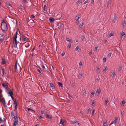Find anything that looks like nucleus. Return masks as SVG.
Wrapping results in <instances>:
<instances>
[{"label": "nucleus", "instance_id": "obj_1", "mask_svg": "<svg viewBox=\"0 0 126 126\" xmlns=\"http://www.w3.org/2000/svg\"><path fill=\"white\" fill-rule=\"evenodd\" d=\"M1 30L3 32H5V30H7L8 27L7 24L4 19H3L1 24Z\"/></svg>", "mask_w": 126, "mask_h": 126}, {"label": "nucleus", "instance_id": "obj_2", "mask_svg": "<svg viewBox=\"0 0 126 126\" xmlns=\"http://www.w3.org/2000/svg\"><path fill=\"white\" fill-rule=\"evenodd\" d=\"M11 114L12 117H13V118H14L15 119V121H18L17 120V119L18 117H17V115H16V116H15L14 115V113L13 112H12ZM18 117L19 118V119H20V117Z\"/></svg>", "mask_w": 126, "mask_h": 126}, {"label": "nucleus", "instance_id": "obj_3", "mask_svg": "<svg viewBox=\"0 0 126 126\" xmlns=\"http://www.w3.org/2000/svg\"><path fill=\"white\" fill-rule=\"evenodd\" d=\"M9 84L7 82H5L3 83L2 84V86L5 88L6 89H7L8 88V86Z\"/></svg>", "mask_w": 126, "mask_h": 126}, {"label": "nucleus", "instance_id": "obj_4", "mask_svg": "<svg viewBox=\"0 0 126 126\" xmlns=\"http://www.w3.org/2000/svg\"><path fill=\"white\" fill-rule=\"evenodd\" d=\"M22 37L23 38V41H27L29 40V39L27 37L24 35L23 34L22 35Z\"/></svg>", "mask_w": 126, "mask_h": 126}, {"label": "nucleus", "instance_id": "obj_5", "mask_svg": "<svg viewBox=\"0 0 126 126\" xmlns=\"http://www.w3.org/2000/svg\"><path fill=\"white\" fill-rule=\"evenodd\" d=\"M50 86L51 87V88H50V90L52 91L53 90H54L55 89V87L54 85L52 83H50Z\"/></svg>", "mask_w": 126, "mask_h": 126}, {"label": "nucleus", "instance_id": "obj_6", "mask_svg": "<svg viewBox=\"0 0 126 126\" xmlns=\"http://www.w3.org/2000/svg\"><path fill=\"white\" fill-rule=\"evenodd\" d=\"M59 25H60L59 26L60 28L59 29H61L62 30V29L63 30V29L64 28V24L63 23H59Z\"/></svg>", "mask_w": 126, "mask_h": 126}, {"label": "nucleus", "instance_id": "obj_7", "mask_svg": "<svg viewBox=\"0 0 126 126\" xmlns=\"http://www.w3.org/2000/svg\"><path fill=\"white\" fill-rule=\"evenodd\" d=\"M13 44L14 45V47H17V40H13Z\"/></svg>", "mask_w": 126, "mask_h": 126}, {"label": "nucleus", "instance_id": "obj_8", "mask_svg": "<svg viewBox=\"0 0 126 126\" xmlns=\"http://www.w3.org/2000/svg\"><path fill=\"white\" fill-rule=\"evenodd\" d=\"M117 16H116V14H114V17L113 19V22L114 23L115 21H116L117 19Z\"/></svg>", "mask_w": 126, "mask_h": 126}, {"label": "nucleus", "instance_id": "obj_9", "mask_svg": "<svg viewBox=\"0 0 126 126\" xmlns=\"http://www.w3.org/2000/svg\"><path fill=\"white\" fill-rule=\"evenodd\" d=\"M79 16V17L78 18V19L76 20V23L77 24H78L79 22V20L78 19H79L81 16L80 15H79V16L77 15V16H76V17H78Z\"/></svg>", "mask_w": 126, "mask_h": 126}, {"label": "nucleus", "instance_id": "obj_10", "mask_svg": "<svg viewBox=\"0 0 126 126\" xmlns=\"http://www.w3.org/2000/svg\"><path fill=\"white\" fill-rule=\"evenodd\" d=\"M66 40L67 41L69 42L70 43H72L73 41L70 39L68 38L67 37H66Z\"/></svg>", "mask_w": 126, "mask_h": 126}, {"label": "nucleus", "instance_id": "obj_11", "mask_svg": "<svg viewBox=\"0 0 126 126\" xmlns=\"http://www.w3.org/2000/svg\"><path fill=\"white\" fill-rule=\"evenodd\" d=\"M8 94H9L10 96H12L13 94V91L12 90L9 91L8 93Z\"/></svg>", "mask_w": 126, "mask_h": 126}, {"label": "nucleus", "instance_id": "obj_12", "mask_svg": "<svg viewBox=\"0 0 126 126\" xmlns=\"http://www.w3.org/2000/svg\"><path fill=\"white\" fill-rule=\"evenodd\" d=\"M101 90L100 89H98L96 91V93H98V95H99L101 93Z\"/></svg>", "mask_w": 126, "mask_h": 126}, {"label": "nucleus", "instance_id": "obj_13", "mask_svg": "<svg viewBox=\"0 0 126 126\" xmlns=\"http://www.w3.org/2000/svg\"><path fill=\"white\" fill-rule=\"evenodd\" d=\"M45 116H46L47 118L49 119H51L52 118V117L50 115H48L47 113L45 114Z\"/></svg>", "mask_w": 126, "mask_h": 126}, {"label": "nucleus", "instance_id": "obj_14", "mask_svg": "<svg viewBox=\"0 0 126 126\" xmlns=\"http://www.w3.org/2000/svg\"><path fill=\"white\" fill-rule=\"evenodd\" d=\"M24 44H25V46L26 47H28L29 46V43L28 42H26L25 43H24Z\"/></svg>", "mask_w": 126, "mask_h": 126}, {"label": "nucleus", "instance_id": "obj_15", "mask_svg": "<svg viewBox=\"0 0 126 126\" xmlns=\"http://www.w3.org/2000/svg\"><path fill=\"white\" fill-rule=\"evenodd\" d=\"M49 20L50 22H53L54 21L55 19L54 18L52 17H50L49 19Z\"/></svg>", "mask_w": 126, "mask_h": 126}, {"label": "nucleus", "instance_id": "obj_16", "mask_svg": "<svg viewBox=\"0 0 126 126\" xmlns=\"http://www.w3.org/2000/svg\"><path fill=\"white\" fill-rule=\"evenodd\" d=\"M110 3V0H108L107 1V8H109V5Z\"/></svg>", "mask_w": 126, "mask_h": 126}, {"label": "nucleus", "instance_id": "obj_17", "mask_svg": "<svg viewBox=\"0 0 126 126\" xmlns=\"http://www.w3.org/2000/svg\"><path fill=\"white\" fill-rule=\"evenodd\" d=\"M91 109L90 108H89V109H88V110H87V112L86 113L87 114H88V113H91Z\"/></svg>", "mask_w": 126, "mask_h": 126}, {"label": "nucleus", "instance_id": "obj_18", "mask_svg": "<svg viewBox=\"0 0 126 126\" xmlns=\"http://www.w3.org/2000/svg\"><path fill=\"white\" fill-rule=\"evenodd\" d=\"M57 83L59 87L61 86L62 88L63 87V85L62 83L60 82H58Z\"/></svg>", "mask_w": 126, "mask_h": 126}, {"label": "nucleus", "instance_id": "obj_19", "mask_svg": "<svg viewBox=\"0 0 126 126\" xmlns=\"http://www.w3.org/2000/svg\"><path fill=\"white\" fill-rule=\"evenodd\" d=\"M122 65L120 66L119 67L118 71L119 72H121V70L122 68Z\"/></svg>", "mask_w": 126, "mask_h": 126}, {"label": "nucleus", "instance_id": "obj_20", "mask_svg": "<svg viewBox=\"0 0 126 126\" xmlns=\"http://www.w3.org/2000/svg\"><path fill=\"white\" fill-rule=\"evenodd\" d=\"M17 99L16 98H15V100L14 101V104L15 105H17Z\"/></svg>", "mask_w": 126, "mask_h": 126}, {"label": "nucleus", "instance_id": "obj_21", "mask_svg": "<svg viewBox=\"0 0 126 126\" xmlns=\"http://www.w3.org/2000/svg\"><path fill=\"white\" fill-rule=\"evenodd\" d=\"M2 62H1L2 64H6V60L3 58L2 59Z\"/></svg>", "mask_w": 126, "mask_h": 126}, {"label": "nucleus", "instance_id": "obj_22", "mask_svg": "<svg viewBox=\"0 0 126 126\" xmlns=\"http://www.w3.org/2000/svg\"><path fill=\"white\" fill-rule=\"evenodd\" d=\"M2 102L3 105L4 106V107H6V104L5 103V100H4V101H3L2 100V101L0 102Z\"/></svg>", "mask_w": 126, "mask_h": 126}, {"label": "nucleus", "instance_id": "obj_23", "mask_svg": "<svg viewBox=\"0 0 126 126\" xmlns=\"http://www.w3.org/2000/svg\"><path fill=\"white\" fill-rule=\"evenodd\" d=\"M5 3L6 5L9 6H12L11 5L10 3H8L7 1H5Z\"/></svg>", "mask_w": 126, "mask_h": 126}, {"label": "nucleus", "instance_id": "obj_24", "mask_svg": "<svg viewBox=\"0 0 126 126\" xmlns=\"http://www.w3.org/2000/svg\"><path fill=\"white\" fill-rule=\"evenodd\" d=\"M109 102V100H108V98H106V99L105 101V105H107V104Z\"/></svg>", "mask_w": 126, "mask_h": 126}, {"label": "nucleus", "instance_id": "obj_25", "mask_svg": "<svg viewBox=\"0 0 126 126\" xmlns=\"http://www.w3.org/2000/svg\"><path fill=\"white\" fill-rule=\"evenodd\" d=\"M17 37V35H14L13 36V40H16V38Z\"/></svg>", "mask_w": 126, "mask_h": 126}, {"label": "nucleus", "instance_id": "obj_26", "mask_svg": "<svg viewBox=\"0 0 126 126\" xmlns=\"http://www.w3.org/2000/svg\"><path fill=\"white\" fill-rule=\"evenodd\" d=\"M118 120V118L117 117H115V120H114V122L115 124H116V123L117 122V121Z\"/></svg>", "mask_w": 126, "mask_h": 126}, {"label": "nucleus", "instance_id": "obj_27", "mask_svg": "<svg viewBox=\"0 0 126 126\" xmlns=\"http://www.w3.org/2000/svg\"><path fill=\"white\" fill-rule=\"evenodd\" d=\"M42 67L43 68H44V69H45V70H46V71L47 70H48V68L47 66H46V67H45L43 65H42Z\"/></svg>", "mask_w": 126, "mask_h": 126}, {"label": "nucleus", "instance_id": "obj_28", "mask_svg": "<svg viewBox=\"0 0 126 126\" xmlns=\"http://www.w3.org/2000/svg\"><path fill=\"white\" fill-rule=\"evenodd\" d=\"M86 90H85V89H84L82 91V94L84 95H85L86 94Z\"/></svg>", "mask_w": 126, "mask_h": 126}, {"label": "nucleus", "instance_id": "obj_29", "mask_svg": "<svg viewBox=\"0 0 126 126\" xmlns=\"http://www.w3.org/2000/svg\"><path fill=\"white\" fill-rule=\"evenodd\" d=\"M96 71H97V72L99 73L100 71V68H99V67L98 66L96 67Z\"/></svg>", "mask_w": 126, "mask_h": 126}, {"label": "nucleus", "instance_id": "obj_30", "mask_svg": "<svg viewBox=\"0 0 126 126\" xmlns=\"http://www.w3.org/2000/svg\"><path fill=\"white\" fill-rule=\"evenodd\" d=\"M64 123V121H63L61 119L60 122L61 124H62L63 125Z\"/></svg>", "mask_w": 126, "mask_h": 126}, {"label": "nucleus", "instance_id": "obj_31", "mask_svg": "<svg viewBox=\"0 0 126 126\" xmlns=\"http://www.w3.org/2000/svg\"><path fill=\"white\" fill-rule=\"evenodd\" d=\"M94 91H93L91 92V94H92L93 95H91V96L93 97L94 96Z\"/></svg>", "mask_w": 126, "mask_h": 126}, {"label": "nucleus", "instance_id": "obj_32", "mask_svg": "<svg viewBox=\"0 0 126 126\" xmlns=\"http://www.w3.org/2000/svg\"><path fill=\"white\" fill-rule=\"evenodd\" d=\"M18 121H15L13 124V126H16L18 124Z\"/></svg>", "mask_w": 126, "mask_h": 126}, {"label": "nucleus", "instance_id": "obj_33", "mask_svg": "<svg viewBox=\"0 0 126 126\" xmlns=\"http://www.w3.org/2000/svg\"><path fill=\"white\" fill-rule=\"evenodd\" d=\"M4 35L3 33L0 34V37H3V38H4Z\"/></svg>", "mask_w": 126, "mask_h": 126}, {"label": "nucleus", "instance_id": "obj_34", "mask_svg": "<svg viewBox=\"0 0 126 126\" xmlns=\"http://www.w3.org/2000/svg\"><path fill=\"white\" fill-rule=\"evenodd\" d=\"M85 38V35H83L81 37L82 40V41H84Z\"/></svg>", "mask_w": 126, "mask_h": 126}, {"label": "nucleus", "instance_id": "obj_35", "mask_svg": "<svg viewBox=\"0 0 126 126\" xmlns=\"http://www.w3.org/2000/svg\"><path fill=\"white\" fill-rule=\"evenodd\" d=\"M47 6L46 5H45L44 6V11H46L47 10Z\"/></svg>", "mask_w": 126, "mask_h": 126}, {"label": "nucleus", "instance_id": "obj_36", "mask_svg": "<svg viewBox=\"0 0 126 126\" xmlns=\"http://www.w3.org/2000/svg\"><path fill=\"white\" fill-rule=\"evenodd\" d=\"M14 69L15 71H16L17 69V65L16 64H15L14 66Z\"/></svg>", "mask_w": 126, "mask_h": 126}, {"label": "nucleus", "instance_id": "obj_37", "mask_svg": "<svg viewBox=\"0 0 126 126\" xmlns=\"http://www.w3.org/2000/svg\"><path fill=\"white\" fill-rule=\"evenodd\" d=\"M20 7H21V8L22 9H23L25 11L26 10V8L24 6H23L22 5H21L20 6Z\"/></svg>", "mask_w": 126, "mask_h": 126}, {"label": "nucleus", "instance_id": "obj_38", "mask_svg": "<svg viewBox=\"0 0 126 126\" xmlns=\"http://www.w3.org/2000/svg\"><path fill=\"white\" fill-rule=\"evenodd\" d=\"M121 34L122 36H123L124 35H125V33L124 32H121Z\"/></svg>", "mask_w": 126, "mask_h": 126}, {"label": "nucleus", "instance_id": "obj_39", "mask_svg": "<svg viewBox=\"0 0 126 126\" xmlns=\"http://www.w3.org/2000/svg\"><path fill=\"white\" fill-rule=\"evenodd\" d=\"M76 51H79V47L77 46L75 48Z\"/></svg>", "mask_w": 126, "mask_h": 126}, {"label": "nucleus", "instance_id": "obj_40", "mask_svg": "<svg viewBox=\"0 0 126 126\" xmlns=\"http://www.w3.org/2000/svg\"><path fill=\"white\" fill-rule=\"evenodd\" d=\"M94 100H93L92 101V105L93 106H94Z\"/></svg>", "mask_w": 126, "mask_h": 126}, {"label": "nucleus", "instance_id": "obj_41", "mask_svg": "<svg viewBox=\"0 0 126 126\" xmlns=\"http://www.w3.org/2000/svg\"><path fill=\"white\" fill-rule=\"evenodd\" d=\"M84 22H82V24H80L79 26V27L81 28H82L83 26L84 25Z\"/></svg>", "mask_w": 126, "mask_h": 126}, {"label": "nucleus", "instance_id": "obj_42", "mask_svg": "<svg viewBox=\"0 0 126 126\" xmlns=\"http://www.w3.org/2000/svg\"><path fill=\"white\" fill-rule=\"evenodd\" d=\"M29 21L30 22H31L32 23H35L34 21V20H33L32 19L30 20Z\"/></svg>", "mask_w": 126, "mask_h": 126}, {"label": "nucleus", "instance_id": "obj_43", "mask_svg": "<svg viewBox=\"0 0 126 126\" xmlns=\"http://www.w3.org/2000/svg\"><path fill=\"white\" fill-rule=\"evenodd\" d=\"M5 120V119H4L3 120L0 117V123H1V122H3Z\"/></svg>", "mask_w": 126, "mask_h": 126}, {"label": "nucleus", "instance_id": "obj_44", "mask_svg": "<svg viewBox=\"0 0 126 126\" xmlns=\"http://www.w3.org/2000/svg\"><path fill=\"white\" fill-rule=\"evenodd\" d=\"M108 35L109 37H110L111 36H113V34L112 33H109L108 34Z\"/></svg>", "mask_w": 126, "mask_h": 126}, {"label": "nucleus", "instance_id": "obj_45", "mask_svg": "<svg viewBox=\"0 0 126 126\" xmlns=\"http://www.w3.org/2000/svg\"><path fill=\"white\" fill-rule=\"evenodd\" d=\"M89 2L90 1L89 0H87L86 1L84 2V4H85L87 3H89Z\"/></svg>", "mask_w": 126, "mask_h": 126}, {"label": "nucleus", "instance_id": "obj_46", "mask_svg": "<svg viewBox=\"0 0 126 126\" xmlns=\"http://www.w3.org/2000/svg\"><path fill=\"white\" fill-rule=\"evenodd\" d=\"M81 3L80 1L79 0H78L77 2V4H79L80 3Z\"/></svg>", "mask_w": 126, "mask_h": 126}, {"label": "nucleus", "instance_id": "obj_47", "mask_svg": "<svg viewBox=\"0 0 126 126\" xmlns=\"http://www.w3.org/2000/svg\"><path fill=\"white\" fill-rule=\"evenodd\" d=\"M107 70V68L106 67H105L103 69V71H106Z\"/></svg>", "mask_w": 126, "mask_h": 126}, {"label": "nucleus", "instance_id": "obj_48", "mask_svg": "<svg viewBox=\"0 0 126 126\" xmlns=\"http://www.w3.org/2000/svg\"><path fill=\"white\" fill-rule=\"evenodd\" d=\"M2 96H3L2 95H0V102L2 101V100L1 99V98Z\"/></svg>", "mask_w": 126, "mask_h": 126}, {"label": "nucleus", "instance_id": "obj_49", "mask_svg": "<svg viewBox=\"0 0 126 126\" xmlns=\"http://www.w3.org/2000/svg\"><path fill=\"white\" fill-rule=\"evenodd\" d=\"M37 71L40 74H42L41 72V71H40V70L39 69H37Z\"/></svg>", "mask_w": 126, "mask_h": 126}, {"label": "nucleus", "instance_id": "obj_50", "mask_svg": "<svg viewBox=\"0 0 126 126\" xmlns=\"http://www.w3.org/2000/svg\"><path fill=\"white\" fill-rule=\"evenodd\" d=\"M126 22L125 21H123L122 22V24H123V26L125 25H126Z\"/></svg>", "mask_w": 126, "mask_h": 126}, {"label": "nucleus", "instance_id": "obj_51", "mask_svg": "<svg viewBox=\"0 0 126 126\" xmlns=\"http://www.w3.org/2000/svg\"><path fill=\"white\" fill-rule=\"evenodd\" d=\"M112 53L111 52L108 55V57L109 58H110L111 56Z\"/></svg>", "mask_w": 126, "mask_h": 126}, {"label": "nucleus", "instance_id": "obj_52", "mask_svg": "<svg viewBox=\"0 0 126 126\" xmlns=\"http://www.w3.org/2000/svg\"><path fill=\"white\" fill-rule=\"evenodd\" d=\"M70 43L68 44V47L69 48H70L71 47V45Z\"/></svg>", "mask_w": 126, "mask_h": 126}, {"label": "nucleus", "instance_id": "obj_53", "mask_svg": "<svg viewBox=\"0 0 126 126\" xmlns=\"http://www.w3.org/2000/svg\"><path fill=\"white\" fill-rule=\"evenodd\" d=\"M17 105H15V109L14 110V111H16L17 109Z\"/></svg>", "mask_w": 126, "mask_h": 126}, {"label": "nucleus", "instance_id": "obj_54", "mask_svg": "<svg viewBox=\"0 0 126 126\" xmlns=\"http://www.w3.org/2000/svg\"><path fill=\"white\" fill-rule=\"evenodd\" d=\"M95 111V110L94 109L92 111V115L94 116V111Z\"/></svg>", "mask_w": 126, "mask_h": 126}, {"label": "nucleus", "instance_id": "obj_55", "mask_svg": "<svg viewBox=\"0 0 126 126\" xmlns=\"http://www.w3.org/2000/svg\"><path fill=\"white\" fill-rule=\"evenodd\" d=\"M65 52L64 51H63V52H62L61 54V55H62V56H63L65 54Z\"/></svg>", "mask_w": 126, "mask_h": 126}, {"label": "nucleus", "instance_id": "obj_56", "mask_svg": "<svg viewBox=\"0 0 126 126\" xmlns=\"http://www.w3.org/2000/svg\"><path fill=\"white\" fill-rule=\"evenodd\" d=\"M39 118H40V119H43V117H42V116L40 115V114H39Z\"/></svg>", "mask_w": 126, "mask_h": 126}, {"label": "nucleus", "instance_id": "obj_57", "mask_svg": "<svg viewBox=\"0 0 126 126\" xmlns=\"http://www.w3.org/2000/svg\"><path fill=\"white\" fill-rule=\"evenodd\" d=\"M4 38H3L0 39V42H3L4 40Z\"/></svg>", "mask_w": 126, "mask_h": 126}, {"label": "nucleus", "instance_id": "obj_58", "mask_svg": "<svg viewBox=\"0 0 126 126\" xmlns=\"http://www.w3.org/2000/svg\"><path fill=\"white\" fill-rule=\"evenodd\" d=\"M107 124V121L105 122L103 124V125L104 126H105Z\"/></svg>", "mask_w": 126, "mask_h": 126}, {"label": "nucleus", "instance_id": "obj_59", "mask_svg": "<svg viewBox=\"0 0 126 126\" xmlns=\"http://www.w3.org/2000/svg\"><path fill=\"white\" fill-rule=\"evenodd\" d=\"M82 63L80 62L79 63V66L80 67H81L82 66Z\"/></svg>", "mask_w": 126, "mask_h": 126}, {"label": "nucleus", "instance_id": "obj_60", "mask_svg": "<svg viewBox=\"0 0 126 126\" xmlns=\"http://www.w3.org/2000/svg\"><path fill=\"white\" fill-rule=\"evenodd\" d=\"M112 74L113 75L114 77H115V76L116 74H115V73L114 72H112Z\"/></svg>", "mask_w": 126, "mask_h": 126}, {"label": "nucleus", "instance_id": "obj_61", "mask_svg": "<svg viewBox=\"0 0 126 126\" xmlns=\"http://www.w3.org/2000/svg\"><path fill=\"white\" fill-rule=\"evenodd\" d=\"M45 113V110H43V111H41V113L42 114H44Z\"/></svg>", "mask_w": 126, "mask_h": 126}, {"label": "nucleus", "instance_id": "obj_62", "mask_svg": "<svg viewBox=\"0 0 126 126\" xmlns=\"http://www.w3.org/2000/svg\"><path fill=\"white\" fill-rule=\"evenodd\" d=\"M98 47H95V51H96L97 50V48Z\"/></svg>", "mask_w": 126, "mask_h": 126}, {"label": "nucleus", "instance_id": "obj_63", "mask_svg": "<svg viewBox=\"0 0 126 126\" xmlns=\"http://www.w3.org/2000/svg\"><path fill=\"white\" fill-rule=\"evenodd\" d=\"M27 110H28V111H30V110H32V109H31L30 108H27Z\"/></svg>", "mask_w": 126, "mask_h": 126}, {"label": "nucleus", "instance_id": "obj_64", "mask_svg": "<svg viewBox=\"0 0 126 126\" xmlns=\"http://www.w3.org/2000/svg\"><path fill=\"white\" fill-rule=\"evenodd\" d=\"M11 96V97L12 98V99L14 101V100H15V99L14 98L13 95Z\"/></svg>", "mask_w": 126, "mask_h": 126}]
</instances>
